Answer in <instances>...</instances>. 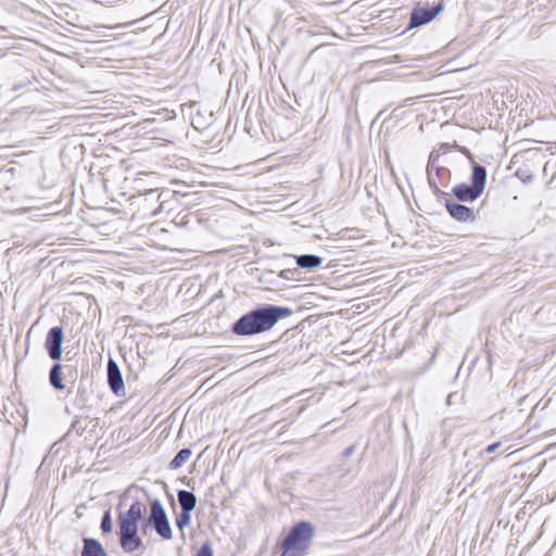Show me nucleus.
<instances>
[{
	"mask_svg": "<svg viewBox=\"0 0 556 556\" xmlns=\"http://www.w3.org/2000/svg\"><path fill=\"white\" fill-rule=\"evenodd\" d=\"M178 503L181 507V510H190L192 511L197 506V496L187 490H180L177 494Z\"/></svg>",
	"mask_w": 556,
	"mask_h": 556,
	"instance_id": "nucleus-12",
	"label": "nucleus"
},
{
	"mask_svg": "<svg viewBox=\"0 0 556 556\" xmlns=\"http://www.w3.org/2000/svg\"><path fill=\"white\" fill-rule=\"evenodd\" d=\"M486 182V169L477 163H473L471 185L459 184L452 189L453 195L458 201H475L478 199L484 190Z\"/></svg>",
	"mask_w": 556,
	"mask_h": 556,
	"instance_id": "nucleus-3",
	"label": "nucleus"
},
{
	"mask_svg": "<svg viewBox=\"0 0 556 556\" xmlns=\"http://www.w3.org/2000/svg\"><path fill=\"white\" fill-rule=\"evenodd\" d=\"M288 307L266 304L241 316L233 325L232 332L238 336H253L271 329L279 319L291 315Z\"/></svg>",
	"mask_w": 556,
	"mask_h": 556,
	"instance_id": "nucleus-1",
	"label": "nucleus"
},
{
	"mask_svg": "<svg viewBox=\"0 0 556 556\" xmlns=\"http://www.w3.org/2000/svg\"><path fill=\"white\" fill-rule=\"evenodd\" d=\"M191 511L190 510H181L178 517L176 518V525L180 530H184L186 527L190 525L191 520Z\"/></svg>",
	"mask_w": 556,
	"mask_h": 556,
	"instance_id": "nucleus-16",
	"label": "nucleus"
},
{
	"mask_svg": "<svg viewBox=\"0 0 556 556\" xmlns=\"http://www.w3.org/2000/svg\"><path fill=\"white\" fill-rule=\"evenodd\" d=\"M108 382L111 390L118 394L124 389V380L117 363L110 358L108 362Z\"/></svg>",
	"mask_w": 556,
	"mask_h": 556,
	"instance_id": "nucleus-9",
	"label": "nucleus"
},
{
	"mask_svg": "<svg viewBox=\"0 0 556 556\" xmlns=\"http://www.w3.org/2000/svg\"><path fill=\"white\" fill-rule=\"evenodd\" d=\"M144 511L146 506L141 502L135 501L126 514L119 515L118 520H125L126 522H134L138 525V521L142 518Z\"/></svg>",
	"mask_w": 556,
	"mask_h": 556,
	"instance_id": "nucleus-10",
	"label": "nucleus"
},
{
	"mask_svg": "<svg viewBox=\"0 0 556 556\" xmlns=\"http://www.w3.org/2000/svg\"><path fill=\"white\" fill-rule=\"evenodd\" d=\"M81 556H108V554L98 540L84 539Z\"/></svg>",
	"mask_w": 556,
	"mask_h": 556,
	"instance_id": "nucleus-11",
	"label": "nucleus"
},
{
	"mask_svg": "<svg viewBox=\"0 0 556 556\" xmlns=\"http://www.w3.org/2000/svg\"><path fill=\"white\" fill-rule=\"evenodd\" d=\"M61 370L62 366L56 363L51 367L49 374V381L51 386L56 390H63L65 388L61 379Z\"/></svg>",
	"mask_w": 556,
	"mask_h": 556,
	"instance_id": "nucleus-14",
	"label": "nucleus"
},
{
	"mask_svg": "<svg viewBox=\"0 0 556 556\" xmlns=\"http://www.w3.org/2000/svg\"><path fill=\"white\" fill-rule=\"evenodd\" d=\"M314 535L311 522L301 521L294 525L281 543V556H304Z\"/></svg>",
	"mask_w": 556,
	"mask_h": 556,
	"instance_id": "nucleus-2",
	"label": "nucleus"
},
{
	"mask_svg": "<svg viewBox=\"0 0 556 556\" xmlns=\"http://www.w3.org/2000/svg\"><path fill=\"white\" fill-rule=\"evenodd\" d=\"M148 522L153 526L156 533L164 540L173 538V531L166 511L160 500L151 502V511Z\"/></svg>",
	"mask_w": 556,
	"mask_h": 556,
	"instance_id": "nucleus-4",
	"label": "nucleus"
},
{
	"mask_svg": "<svg viewBox=\"0 0 556 556\" xmlns=\"http://www.w3.org/2000/svg\"><path fill=\"white\" fill-rule=\"evenodd\" d=\"M3 170L5 172V174H9V173H10V174H13V172H14V167L10 166L9 168H7V165H3V166H2V172H3Z\"/></svg>",
	"mask_w": 556,
	"mask_h": 556,
	"instance_id": "nucleus-20",
	"label": "nucleus"
},
{
	"mask_svg": "<svg viewBox=\"0 0 556 556\" xmlns=\"http://www.w3.org/2000/svg\"><path fill=\"white\" fill-rule=\"evenodd\" d=\"M119 522V543L126 553H134L142 546V540L138 536V525L134 522Z\"/></svg>",
	"mask_w": 556,
	"mask_h": 556,
	"instance_id": "nucleus-5",
	"label": "nucleus"
},
{
	"mask_svg": "<svg viewBox=\"0 0 556 556\" xmlns=\"http://www.w3.org/2000/svg\"><path fill=\"white\" fill-rule=\"evenodd\" d=\"M440 7L434 8H415L410 13L409 27H418L432 21L439 13Z\"/></svg>",
	"mask_w": 556,
	"mask_h": 556,
	"instance_id": "nucleus-7",
	"label": "nucleus"
},
{
	"mask_svg": "<svg viewBox=\"0 0 556 556\" xmlns=\"http://www.w3.org/2000/svg\"><path fill=\"white\" fill-rule=\"evenodd\" d=\"M445 206L450 215L456 220L472 222L476 218L473 210L463 204L447 200Z\"/></svg>",
	"mask_w": 556,
	"mask_h": 556,
	"instance_id": "nucleus-8",
	"label": "nucleus"
},
{
	"mask_svg": "<svg viewBox=\"0 0 556 556\" xmlns=\"http://www.w3.org/2000/svg\"><path fill=\"white\" fill-rule=\"evenodd\" d=\"M63 330L61 327H52L46 338V349L51 359L58 361L62 355Z\"/></svg>",
	"mask_w": 556,
	"mask_h": 556,
	"instance_id": "nucleus-6",
	"label": "nucleus"
},
{
	"mask_svg": "<svg viewBox=\"0 0 556 556\" xmlns=\"http://www.w3.org/2000/svg\"><path fill=\"white\" fill-rule=\"evenodd\" d=\"M197 556H213V549L208 543L203 544L198 553Z\"/></svg>",
	"mask_w": 556,
	"mask_h": 556,
	"instance_id": "nucleus-18",
	"label": "nucleus"
},
{
	"mask_svg": "<svg viewBox=\"0 0 556 556\" xmlns=\"http://www.w3.org/2000/svg\"><path fill=\"white\" fill-rule=\"evenodd\" d=\"M323 258L315 254H303L296 257V264L301 268L314 269L320 266Z\"/></svg>",
	"mask_w": 556,
	"mask_h": 556,
	"instance_id": "nucleus-13",
	"label": "nucleus"
},
{
	"mask_svg": "<svg viewBox=\"0 0 556 556\" xmlns=\"http://www.w3.org/2000/svg\"><path fill=\"white\" fill-rule=\"evenodd\" d=\"M501 446V442H494L490 445H488L483 451L480 452V456H483L484 454H491L496 452V450Z\"/></svg>",
	"mask_w": 556,
	"mask_h": 556,
	"instance_id": "nucleus-19",
	"label": "nucleus"
},
{
	"mask_svg": "<svg viewBox=\"0 0 556 556\" xmlns=\"http://www.w3.org/2000/svg\"><path fill=\"white\" fill-rule=\"evenodd\" d=\"M192 455V452L190 448H182L180 450L177 455L170 460L169 463V469L176 470L180 468Z\"/></svg>",
	"mask_w": 556,
	"mask_h": 556,
	"instance_id": "nucleus-15",
	"label": "nucleus"
},
{
	"mask_svg": "<svg viewBox=\"0 0 556 556\" xmlns=\"http://www.w3.org/2000/svg\"><path fill=\"white\" fill-rule=\"evenodd\" d=\"M101 530L104 533H110L112 531V519L109 511H105L102 516Z\"/></svg>",
	"mask_w": 556,
	"mask_h": 556,
	"instance_id": "nucleus-17",
	"label": "nucleus"
}]
</instances>
